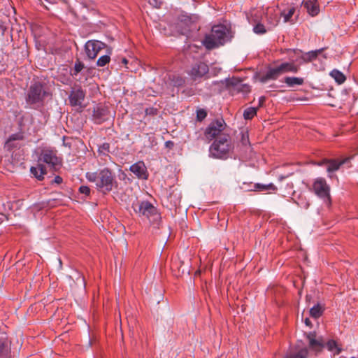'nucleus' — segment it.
<instances>
[{
	"label": "nucleus",
	"instance_id": "nucleus-1",
	"mask_svg": "<svg viewBox=\"0 0 358 358\" xmlns=\"http://www.w3.org/2000/svg\"><path fill=\"white\" fill-rule=\"evenodd\" d=\"M85 176L88 181L95 182L96 188L103 194L110 192L117 184L113 172L108 168L97 172H87Z\"/></svg>",
	"mask_w": 358,
	"mask_h": 358
},
{
	"label": "nucleus",
	"instance_id": "nucleus-2",
	"mask_svg": "<svg viewBox=\"0 0 358 358\" xmlns=\"http://www.w3.org/2000/svg\"><path fill=\"white\" fill-rule=\"evenodd\" d=\"M229 30L223 24L215 25L211 29V32L206 35L203 44L208 50H212L224 45L230 40Z\"/></svg>",
	"mask_w": 358,
	"mask_h": 358
},
{
	"label": "nucleus",
	"instance_id": "nucleus-3",
	"mask_svg": "<svg viewBox=\"0 0 358 358\" xmlns=\"http://www.w3.org/2000/svg\"><path fill=\"white\" fill-rule=\"evenodd\" d=\"M50 95L45 84L36 81L31 84L25 99L26 102L31 106H41L45 99Z\"/></svg>",
	"mask_w": 358,
	"mask_h": 358
},
{
	"label": "nucleus",
	"instance_id": "nucleus-4",
	"mask_svg": "<svg viewBox=\"0 0 358 358\" xmlns=\"http://www.w3.org/2000/svg\"><path fill=\"white\" fill-rule=\"evenodd\" d=\"M229 134H222L216 138L210 147V155L215 158H225L231 149Z\"/></svg>",
	"mask_w": 358,
	"mask_h": 358
},
{
	"label": "nucleus",
	"instance_id": "nucleus-5",
	"mask_svg": "<svg viewBox=\"0 0 358 358\" xmlns=\"http://www.w3.org/2000/svg\"><path fill=\"white\" fill-rule=\"evenodd\" d=\"M226 124L222 118L215 120L210 122L204 131V136L209 143L213 139L219 138L220 136L226 134L224 130Z\"/></svg>",
	"mask_w": 358,
	"mask_h": 358
},
{
	"label": "nucleus",
	"instance_id": "nucleus-6",
	"mask_svg": "<svg viewBox=\"0 0 358 358\" xmlns=\"http://www.w3.org/2000/svg\"><path fill=\"white\" fill-rule=\"evenodd\" d=\"M38 162L47 164L51 168L56 169L62 165V159L57 156V151L55 149L44 148L41 150Z\"/></svg>",
	"mask_w": 358,
	"mask_h": 358
},
{
	"label": "nucleus",
	"instance_id": "nucleus-7",
	"mask_svg": "<svg viewBox=\"0 0 358 358\" xmlns=\"http://www.w3.org/2000/svg\"><path fill=\"white\" fill-rule=\"evenodd\" d=\"M314 193L327 204L331 203L330 187L323 178H317L313 184Z\"/></svg>",
	"mask_w": 358,
	"mask_h": 358
},
{
	"label": "nucleus",
	"instance_id": "nucleus-8",
	"mask_svg": "<svg viewBox=\"0 0 358 358\" xmlns=\"http://www.w3.org/2000/svg\"><path fill=\"white\" fill-rule=\"evenodd\" d=\"M108 46L97 40L88 41L85 45V50L87 57L90 59H94L99 52L103 49H106Z\"/></svg>",
	"mask_w": 358,
	"mask_h": 358
},
{
	"label": "nucleus",
	"instance_id": "nucleus-9",
	"mask_svg": "<svg viewBox=\"0 0 358 358\" xmlns=\"http://www.w3.org/2000/svg\"><path fill=\"white\" fill-rule=\"evenodd\" d=\"M209 71L208 66L203 62H198L192 65L189 71V75L194 81L200 80Z\"/></svg>",
	"mask_w": 358,
	"mask_h": 358
},
{
	"label": "nucleus",
	"instance_id": "nucleus-10",
	"mask_svg": "<svg viewBox=\"0 0 358 358\" xmlns=\"http://www.w3.org/2000/svg\"><path fill=\"white\" fill-rule=\"evenodd\" d=\"M109 110L108 107L99 104L94 108L92 118L96 124H101L108 119Z\"/></svg>",
	"mask_w": 358,
	"mask_h": 358
},
{
	"label": "nucleus",
	"instance_id": "nucleus-11",
	"mask_svg": "<svg viewBox=\"0 0 358 358\" xmlns=\"http://www.w3.org/2000/svg\"><path fill=\"white\" fill-rule=\"evenodd\" d=\"M85 97V92L81 88L74 90L71 92L69 99L70 105L73 107L78 106L83 108L85 106L82 105Z\"/></svg>",
	"mask_w": 358,
	"mask_h": 358
},
{
	"label": "nucleus",
	"instance_id": "nucleus-12",
	"mask_svg": "<svg viewBox=\"0 0 358 358\" xmlns=\"http://www.w3.org/2000/svg\"><path fill=\"white\" fill-rule=\"evenodd\" d=\"M134 208L136 213L147 217L156 213V208L148 201L135 204Z\"/></svg>",
	"mask_w": 358,
	"mask_h": 358
},
{
	"label": "nucleus",
	"instance_id": "nucleus-13",
	"mask_svg": "<svg viewBox=\"0 0 358 358\" xmlns=\"http://www.w3.org/2000/svg\"><path fill=\"white\" fill-rule=\"evenodd\" d=\"M349 161H350V158H348V157H346V158H344L342 159H328V162L327 164L326 169H327V171L329 173V177L331 178L333 177L332 173L334 172L338 171L343 164L347 163Z\"/></svg>",
	"mask_w": 358,
	"mask_h": 358
},
{
	"label": "nucleus",
	"instance_id": "nucleus-14",
	"mask_svg": "<svg viewBox=\"0 0 358 358\" xmlns=\"http://www.w3.org/2000/svg\"><path fill=\"white\" fill-rule=\"evenodd\" d=\"M129 170L140 179L147 180L148 173L143 162L139 161L130 166Z\"/></svg>",
	"mask_w": 358,
	"mask_h": 358
},
{
	"label": "nucleus",
	"instance_id": "nucleus-15",
	"mask_svg": "<svg viewBox=\"0 0 358 358\" xmlns=\"http://www.w3.org/2000/svg\"><path fill=\"white\" fill-rule=\"evenodd\" d=\"M306 338L309 341V348L315 351L321 352L324 347V342L322 338H316L315 332H310L306 335Z\"/></svg>",
	"mask_w": 358,
	"mask_h": 358
},
{
	"label": "nucleus",
	"instance_id": "nucleus-16",
	"mask_svg": "<svg viewBox=\"0 0 358 358\" xmlns=\"http://www.w3.org/2000/svg\"><path fill=\"white\" fill-rule=\"evenodd\" d=\"M229 85L233 87L231 90L233 92L247 94L250 91V86L248 84L243 83L242 81L238 78H232Z\"/></svg>",
	"mask_w": 358,
	"mask_h": 358
},
{
	"label": "nucleus",
	"instance_id": "nucleus-17",
	"mask_svg": "<svg viewBox=\"0 0 358 358\" xmlns=\"http://www.w3.org/2000/svg\"><path fill=\"white\" fill-rule=\"evenodd\" d=\"M282 74H283V73L280 65L268 68L266 74L262 78V80L265 82L268 80H276Z\"/></svg>",
	"mask_w": 358,
	"mask_h": 358
},
{
	"label": "nucleus",
	"instance_id": "nucleus-18",
	"mask_svg": "<svg viewBox=\"0 0 358 358\" xmlns=\"http://www.w3.org/2000/svg\"><path fill=\"white\" fill-rule=\"evenodd\" d=\"M30 171L38 180H43L44 175L47 173L45 166L41 164H38L36 167H31Z\"/></svg>",
	"mask_w": 358,
	"mask_h": 358
},
{
	"label": "nucleus",
	"instance_id": "nucleus-19",
	"mask_svg": "<svg viewBox=\"0 0 358 358\" xmlns=\"http://www.w3.org/2000/svg\"><path fill=\"white\" fill-rule=\"evenodd\" d=\"M304 8L307 12L312 16L317 15L319 13L320 8L316 1H307L303 2Z\"/></svg>",
	"mask_w": 358,
	"mask_h": 358
},
{
	"label": "nucleus",
	"instance_id": "nucleus-20",
	"mask_svg": "<svg viewBox=\"0 0 358 358\" xmlns=\"http://www.w3.org/2000/svg\"><path fill=\"white\" fill-rule=\"evenodd\" d=\"M283 73H297L299 70V66L296 65L294 62H282L279 64Z\"/></svg>",
	"mask_w": 358,
	"mask_h": 358
},
{
	"label": "nucleus",
	"instance_id": "nucleus-21",
	"mask_svg": "<svg viewBox=\"0 0 358 358\" xmlns=\"http://www.w3.org/2000/svg\"><path fill=\"white\" fill-rule=\"evenodd\" d=\"M112 53V48L110 47H108L106 48V55L101 56L99 57L96 62V65L99 67H103L107 64H108L110 61V55Z\"/></svg>",
	"mask_w": 358,
	"mask_h": 358
},
{
	"label": "nucleus",
	"instance_id": "nucleus-22",
	"mask_svg": "<svg viewBox=\"0 0 358 358\" xmlns=\"http://www.w3.org/2000/svg\"><path fill=\"white\" fill-rule=\"evenodd\" d=\"M284 83L288 87H294L296 85H302L304 83V79L299 77H285Z\"/></svg>",
	"mask_w": 358,
	"mask_h": 358
},
{
	"label": "nucleus",
	"instance_id": "nucleus-23",
	"mask_svg": "<svg viewBox=\"0 0 358 358\" xmlns=\"http://www.w3.org/2000/svg\"><path fill=\"white\" fill-rule=\"evenodd\" d=\"M324 50V48L316 50L315 51H310L302 56V59L305 62H310L317 58V57Z\"/></svg>",
	"mask_w": 358,
	"mask_h": 358
},
{
	"label": "nucleus",
	"instance_id": "nucleus-24",
	"mask_svg": "<svg viewBox=\"0 0 358 358\" xmlns=\"http://www.w3.org/2000/svg\"><path fill=\"white\" fill-rule=\"evenodd\" d=\"M308 355V350L306 348L300 349L297 352H290L285 358H307Z\"/></svg>",
	"mask_w": 358,
	"mask_h": 358
},
{
	"label": "nucleus",
	"instance_id": "nucleus-25",
	"mask_svg": "<svg viewBox=\"0 0 358 358\" xmlns=\"http://www.w3.org/2000/svg\"><path fill=\"white\" fill-rule=\"evenodd\" d=\"M326 346L329 351L334 352L335 355H339L342 351L341 348L338 345L337 342L334 340H329L326 343Z\"/></svg>",
	"mask_w": 358,
	"mask_h": 358
},
{
	"label": "nucleus",
	"instance_id": "nucleus-26",
	"mask_svg": "<svg viewBox=\"0 0 358 358\" xmlns=\"http://www.w3.org/2000/svg\"><path fill=\"white\" fill-rule=\"evenodd\" d=\"M330 76L335 79L338 84H342L346 80L345 75L337 69L331 71Z\"/></svg>",
	"mask_w": 358,
	"mask_h": 358
},
{
	"label": "nucleus",
	"instance_id": "nucleus-27",
	"mask_svg": "<svg viewBox=\"0 0 358 358\" xmlns=\"http://www.w3.org/2000/svg\"><path fill=\"white\" fill-rule=\"evenodd\" d=\"M324 309L322 307L317 303V305L314 306L313 308L310 310V315L313 318H318L320 317L322 313H323Z\"/></svg>",
	"mask_w": 358,
	"mask_h": 358
},
{
	"label": "nucleus",
	"instance_id": "nucleus-28",
	"mask_svg": "<svg viewBox=\"0 0 358 358\" xmlns=\"http://www.w3.org/2000/svg\"><path fill=\"white\" fill-rule=\"evenodd\" d=\"M254 187L256 191H275L277 189L273 183H270L268 185L256 183Z\"/></svg>",
	"mask_w": 358,
	"mask_h": 358
},
{
	"label": "nucleus",
	"instance_id": "nucleus-29",
	"mask_svg": "<svg viewBox=\"0 0 358 358\" xmlns=\"http://www.w3.org/2000/svg\"><path fill=\"white\" fill-rule=\"evenodd\" d=\"M258 108L250 107L246 108L243 113L245 120H252L256 115Z\"/></svg>",
	"mask_w": 358,
	"mask_h": 358
},
{
	"label": "nucleus",
	"instance_id": "nucleus-30",
	"mask_svg": "<svg viewBox=\"0 0 358 358\" xmlns=\"http://www.w3.org/2000/svg\"><path fill=\"white\" fill-rule=\"evenodd\" d=\"M110 144L108 143H103L99 145L98 148V152L100 155L108 156L110 152Z\"/></svg>",
	"mask_w": 358,
	"mask_h": 358
},
{
	"label": "nucleus",
	"instance_id": "nucleus-31",
	"mask_svg": "<svg viewBox=\"0 0 358 358\" xmlns=\"http://www.w3.org/2000/svg\"><path fill=\"white\" fill-rule=\"evenodd\" d=\"M22 136L18 134L11 135L5 143V147L8 150L13 149V146H10V143L13 141L22 140Z\"/></svg>",
	"mask_w": 358,
	"mask_h": 358
},
{
	"label": "nucleus",
	"instance_id": "nucleus-32",
	"mask_svg": "<svg viewBox=\"0 0 358 358\" xmlns=\"http://www.w3.org/2000/svg\"><path fill=\"white\" fill-rule=\"evenodd\" d=\"M84 69V64L78 59L75 62L73 75L76 76Z\"/></svg>",
	"mask_w": 358,
	"mask_h": 358
},
{
	"label": "nucleus",
	"instance_id": "nucleus-33",
	"mask_svg": "<svg viewBox=\"0 0 358 358\" xmlns=\"http://www.w3.org/2000/svg\"><path fill=\"white\" fill-rule=\"evenodd\" d=\"M241 143L243 146H244L245 148H248V147L250 148V143L249 135H248V132L242 133Z\"/></svg>",
	"mask_w": 358,
	"mask_h": 358
},
{
	"label": "nucleus",
	"instance_id": "nucleus-34",
	"mask_svg": "<svg viewBox=\"0 0 358 358\" xmlns=\"http://www.w3.org/2000/svg\"><path fill=\"white\" fill-rule=\"evenodd\" d=\"M253 31L255 33H256L257 34H264L266 32V29H265L264 25L261 23L257 24L254 27Z\"/></svg>",
	"mask_w": 358,
	"mask_h": 358
},
{
	"label": "nucleus",
	"instance_id": "nucleus-35",
	"mask_svg": "<svg viewBox=\"0 0 358 358\" xmlns=\"http://www.w3.org/2000/svg\"><path fill=\"white\" fill-rule=\"evenodd\" d=\"M69 278L71 279L72 280H74V278L76 279V280L80 281L81 284L85 285V279L83 275L79 273L78 271L74 272V275H69Z\"/></svg>",
	"mask_w": 358,
	"mask_h": 358
},
{
	"label": "nucleus",
	"instance_id": "nucleus-36",
	"mask_svg": "<svg viewBox=\"0 0 358 358\" xmlns=\"http://www.w3.org/2000/svg\"><path fill=\"white\" fill-rule=\"evenodd\" d=\"M294 13H295V8L294 7H292V8H290L288 10L287 13H282V15L284 16L285 22H289L291 18H292V17L294 14Z\"/></svg>",
	"mask_w": 358,
	"mask_h": 358
},
{
	"label": "nucleus",
	"instance_id": "nucleus-37",
	"mask_svg": "<svg viewBox=\"0 0 358 358\" xmlns=\"http://www.w3.org/2000/svg\"><path fill=\"white\" fill-rule=\"evenodd\" d=\"M207 116V112L204 109H199L196 111V119L198 121L201 122Z\"/></svg>",
	"mask_w": 358,
	"mask_h": 358
},
{
	"label": "nucleus",
	"instance_id": "nucleus-38",
	"mask_svg": "<svg viewBox=\"0 0 358 358\" xmlns=\"http://www.w3.org/2000/svg\"><path fill=\"white\" fill-rule=\"evenodd\" d=\"M173 79L172 80V81H173V85L174 86H177V87L182 86L185 83V80L182 78H181L180 76H173Z\"/></svg>",
	"mask_w": 358,
	"mask_h": 358
},
{
	"label": "nucleus",
	"instance_id": "nucleus-39",
	"mask_svg": "<svg viewBox=\"0 0 358 358\" xmlns=\"http://www.w3.org/2000/svg\"><path fill=\"white\" fill-rule=\"evenodd\" d=\"M79 192L86 196H89L90 194V189L87 186L82 185L79 187Z\"/></svg>",
	"mask_w": 358,
	"mask_h": 358
},
{
	"label": "nucleus",
	"instance_id": "nucleus-40",
	"mask_svg": "<svg viewBox=\"0 0 358 358\" xmlns=\"http://www.w3.org/2000/svg\"><path fill=\"white\" fill-rule=\"evenodd\" d=\"M145 114L148 115H155L157 114V109L155 108H148L145 110Z\"/></svg>",
	"mask_w": 358,
	"mask_h": 358
},
{
	"label": "nucleus",
	"instance_id": "nucleus-41",
	"mask_svg": "<svg viewBox=\"0 0 358 358\" xmlns=\"http://www.w3.org/2000/svg\"><path fill=\"white\" fill-rule=\"evenodd\" d=\"M164 0H151L150 4H152L155 8H160Z\"/></svg>",
	"mask_w": 358,
	"mask_h": 358
},
{
	"label": "nucleus",
	"instance_id": "nucleus-42",
	"mask_svg": "<svg viewBox=\"0 0 358 358\" xmlns=\"http://www.w3.org/2000/svg\"><path fill=\"white\" fill-rule=\"evenodd\" d=\"M6 348V345L4 342L0 341V356L4 354Z\"/></svg>",
	"mask_w": 358,
	"mask_h": 358
},
{
	"label": "nucleus",
	"instance_id": "nucleus-43",
	"mask_svg": "<svg viewBox=\"0 0 358 358\" xmlns=\"http://www.w3.org/2000/svg\"><path fill=\"white\" fill-rule=\"evenodd\" d=\"M63 182V179L61 176H57L54 180H53V182L56 183V184H61L62 182Z\"/></svg>",
	"mask_w": 358,
	"mask_h": 358
},
{
	"label": "nucleus",
	"instance_id": "nucleus-44",
	"mask_svg": "<svg viewBox=\"0 0 358 358\" xmlns=\"http://www.w3.org/2000/svg\"><path fill=\"white\" fill-rule=\"evenodd\" d=\"M327 162H328V159H322V160H321V161H319V162L317 163V164L318 166H325L327 167Z\"/></svg>",
	"mask_w": 358,
	"mask_h": 358
},
{
	"label": "nucleus",
	"instance_id": "nucleus-45",
	"mask_svg": "<svg viewBox=\"0 0 358 358\" xmlns=\"http://www.w3.org/2000/svg\"><path fill=\"white\" fill-rule=\"evenodd\" d=\"M165 145L166 148L171 149L174 146V143L173 141H169L165 143Z\"/></svg>",
	"mask_w": 358,
	"mask_h": 358
},
{
	"label": "nucleus",
	"instance_id": "nucleus-46",
	"mask_svg": "<svg viewBox=\"0 0 358 358\" xmlns=\"http://www.w3.org/2000/svg\"><path fill=\"white\" fill-rule=\"evenodd\" d=\"M266 98L264 96H261L259 100V106H262L265 102Z\"/></svg>",
	"mask_w": 358,
	"mask_h": 358
},
{
	"label": "nucleus",
	"instance_id": "nucleus-47",
	"mask_svg": "<svg viewBox=\"0 0 358 358\" xmlns=\"http://www.w3.org/2000/svg\"><path fill=\"white\" fill-rule=\"evenodd\" d=\"M305 324L307 325V326H311V322L310 320L308 319V318H306L305 320Z\"/></svg>",
	"mask_w": 358,
	"mask_h": 358
},
{
	"label": "nucleus",
	"instance_id": "nucleus-48",
	"mask_svg": "<svg viewBox=\"0 0 358 358\" xmlns=\"http://www.w3.org/2000/svg\"><path fill=\"white\" fill-rule=\"evenodd\" d=\"M122 62H123L124 64H127V59L124 58V59H122Z\"/></svg>",
	"mask_w": 358,
	"mask_h": 358
},
{
	"label": "nucleus",
	"instance_id": "nucleus-49",
	"mask_svg": "<svg viewBox=\"0 0 358 358\" xmlns=\"http://www.w3.org/2000/svg\"><path fill=\"white\" fill-rule=\"evenodd\" d=\"M285 178H286V176H280L279 180H283Z\"/></svg>",
	"mask_w": 358,
	"mask_h": 358
},
{
	"label": "nucleus",
	"instance_id": "nucleus-50",
	"mask_svg": "<svg viewBox=\"0 0 358 358\" xmlns=\"http://www.w3.org/2000/svg\"><path fill=\"white\" fill-rule=\"evenodd\" d=\"M10 146H13V148L15 147V145L12 143V142L10 143Z\"/></svg>",
	"mask_w": 358,
	"mask_h": 358
},
{
	"label": "nucleus",
	"instance_id": "nucleus-51",
	"mask_svg": "<svg viewBox=\"0 0 358 358\" xmlns=\"http://www.w3.org/2000/svg\"><path fill=\"white\" fill-rule=\"evenodd\" d=\"M352 358H355V357H352Z\"/></svg>",
	"mask_w": 358,
	"mask_h": 358
}]
</instances>
